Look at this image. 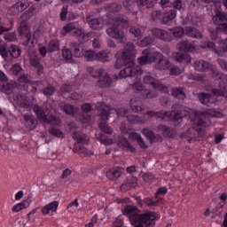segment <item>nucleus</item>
I'll list each match as a JSON object with an SVG mask.
<instances>
[{"label": "nucleus", "mask_w": 227, "mask_h": 227, "mask_svg": "<svg viewBox=\"0 0 227 227\" xmlns=\"http://www.w3.org/2000/svg\"><path fill=\"white\" fill-rule=\"evenodd\" d=\"M177 49L180 52H194L196 46L189 43V41H183L177 44Z\"/></svg>", "instance_id": "obj_22"}, {"label": "nucleus", "mask_w": 227, "mask_h": 227, "mask_svg": "<svg viewBox=\"0 0 227 227\" xmlns=\"http://www.w3.org/2000/svg\"><path fill=\"white\" fill-rule=\"evenodd\" d=\"M115 143L117 146H119V148H122V150L131 152L132 153L136 152V148H134V146H132L130 143H129V140H127V138L124 137H118V139L115 141Z\"/></svg>", "instance_id": "obj_20"}, {"label": "nucleus", "mask_w": 227, "mask_h": 227, "mask_svg": "<svg viewBox=\"0 0 227 227\" xmlns=\"http://www.w3.org/2000/svg\"><path fill=\"white\" fill-rule=\"evenodd\" d=\"M128 118V121H129V123H139V121H141V119L137 116V115H134V114H129L127 116Z\"/></svg>", "instance_id": "obj_55"}, {"label": "nucleus", "mask_w": 227, "mask_h": 227, "mask_svg": "<svg viewBox=\"0 0 227 227\" xmlns=\"http://www.w3.org/2000/svg\"><path fill=\"white\" fill-rule=\"evenodd\" d=\"M216 26H218L217 29L219 31H221V33H223V35H227V23L226 22L220 23V25H216Z\"/></svg>", "instance_id": "obj_63"}, {"label": "nucleus", "mask_w": 227, "mask_h": 227, "mask_svg": "<svg viewBox=\"0 0 227 227\" xmlns=\"http://www.w3.org/2000/svg\"><path fill=\"white\" fill-rule=\"evenodd\" d=\"M109 114H111V113H116L118 117H123L125 116V114H127V113H129V110L125 109V108H119V109H114V108H110V111H108Z\"/></svg>", "instance_id": "obj_49"}, {"label": "nucleus", "mask_w": 227, "mask_h": 227, "mask_svg": "<svg viewBox=\"0 0 227 227\" xmlns=\"http://www.w3.org/2000/svg\"><path fill=\"white\" fill-rule=\"evenodd\" d=\"M73 137L75 139L76 143L73 148V152L74 153H85L88 154L89 151L86 149L84 145H88V141H90V137H88L84 133L81 131H75L73 133Z\"/></svg>", "instance_id": "obj_8"}, {"label": "nucleus", "mask_w": 227, "mask_h": 227, "mask_svg": "<svg viewBox=\"0 0 227 227\" xmlns=\"http://www.w3.org/2000/svg\"><path fill=\"white\" fill-rule=\"evenodd\" d=\"M143 203H145V205H146L147 207H155L157 205H159V199L158 198H145L143 200Z\"/></svg>", "instance_id": "obj_45"}, {"label": "nucleus", "mask_w": 227, "mask_h": 227, "mask_svg": "<svg viewBox=\"0 0 227 227\" xmlns=\"http://www.w3.org/2000/svg\"><path fill=\"white\" fill-rule=\"evenodd\" d=\"M55 89L52 86H48L45 89H43V93L46 96V97H51V95H52V93H54Z\"/></svg>", "instance_id": "obj_59"}, {"label": "nucleus", "mask_w": 227, "mask_h": 227, "mask_svg": "<svg viewBox=\"0 0 227 227\" xmlns=\"http://www.w3.org/2000/svg\"><path fill=\"white\" fill-rule=\"evenodd\" d=\"M152 33L153 36H156V38H159L160 40H163V42H171V40H173L171 34L162 28H153Z\"/></svg>", "instance_id": "obj_18"}, {"label": "nucleus", "mask_w": 227, "mask_h": 227, "mask_svg": "<svg viewBox=\"0 0 227 227\" xmlns=\"http://www.w3.org/2000/svg\"><path fill=\"white\" fill-rule=\"evenodd\" d=\"M144 82L145 84L153 85V88L156 91H161L162 93H169V89L166 87V85L159 82L155 78L152 77L150 74H146L144 76Z\"/></svg>", "instance_id": "obj_12"}, {"label": "nucleus", "mask_w": 227, "mask_h": 227, "mask_svg": "<svg viewBox=\"0 0 227 227\" xmlns=\"http://www.w3.org/2000/svg\"><path fill=\"white\" fill-rule=\"evenodd\" d=\"M137 63L139 65H150L154 63V67L156 70H169V67H171V62L168 60V59H160V58H138Z\"/></svg>", "instance_id": "obj_7"}, {"label": "nucleus", "mask_w": 227, "mask_h": 227, "mask_svg": "<svg viewBox=\"0 0 227 227\" xmlns=\"http://www.w3.org/2000/svg\"><path fill=\"white\" fill-rule=\"evenodd\" d=\"M219 30L216 28H209V35H210V38L211 40H217L218 35H217V32Z\"/></svg>", "instance_id": "obj_62"}, {"label": "nucleus", "mask_w": 227, "mask_h": 227, "mask_svg": "<svg viewBox=\"0 0 227 227\" xmlns=\"http://www.w3.org/2000/svg\"><path fill=\"white\" fill-rule=\"evenodd\" d=\"M59 106L64 111V113H66V114H69L71 116H74V114L77 113L78 109L77 107L74 106V105H68L65 103H59Z\"/></svg>", "instance_id": "obj_28"}, {"label": "nucleus", "mask_w": 227, "mask_h": 227, "mask_svg": "<svg viewBox=\"0 0 227 227\" xmlns=\"http://www.w3.org/2000/svg\"><path fill=\"white\" fill-rule=\"evenodd\" d=\"M87 22H89V26L91 29H100V27H102V19L95 18L90 20V17H88Z\"/></svg>", "instance_id": "obj_37"}, {"label": "nucleus", "mask_w": 227, "mask_h": 227, "mask_svg": "<svg viewBox=\"0 0 227 227\" xmlns=\"http://www.w3.org/2000/svg\"><path fill=\"white\" fill-rule=\"evenodd\" d=\"M112 82L113 80H111L108 74H105L98 81L96 86H98V88H108V86H111Z\"/></svg>", "instance_id": "obj_31"}, {"label": "nucleus", "mask_w": 227, "mask_h": 227, "mask_svg": "<svg viewBox=\"0 0 227 227\" xmlns=\"http://www.w3.org/2000/svg\"><path fill=\"white\" fill-rule=\"evenodd\" d=\"M50 134L55 137H63V132H61V129H59L52 128L50 129Z\"/></svg>", "instance_id": "obj_56"}, {"label": "nucleus", "mask_w": 227, "mask_h": 227, "mask_svg": "<svg viewBox=\"0 0 227 227\" xmlns=\"http://www.w3.org/2000/svg\"><path fill=\"white\" fill-rule=\"evenodd\" d=\"M153 36L147 35L137 42V45L139 47H148V45H152L153 43Z\"/></svg>", "instance_id": "obj_41"}, {"label": "nucleus", "mask_w": 227, "mask_h": 227, "mask_svg": "<svg viewBox=\"0 0 227 227\" xmlns=\"http://www.w3.org/2000/svg\"><path fill=\"white\" fill-rule=\"evenodd\" d=\"M72 31H74V33L78 35V36H82V30L77 28V27H75V23H67L66 24L62 29L60 30V36L62 38H65V36L68 34V33H72Z\"/></svg>", "instance_id": "obj_15"}, {"label": "nucleus", "mask_w": 227, "mask_h": 227, "mask_svg": "<svg viewBox=\"0 0 227 227\" xmlns=\"http://www.w3.org/2000/svg\"><path fill=\"white\" fill-rule=\"evenodd\" d=\"M136 185H137V177L133 176H129L123 184H121V192H127L128 191H130V189H134Z\"/></svg>", "instance_id": "obj_17"}, {"label": "nucleus", "mask_w": 227, "mask_h": 227, "mask_svg": "<svg viewBox=\"0 0 227 227\" xmlns=\"http://www.w3.org/2000/svg\"><path fill=\"white\" fill-rule=\"evenodd\" d=\"M114 227H123V220L121 217H117L116 220L114 222Z\"/></svg>", "instance_id": "obj_64"}, {"label": "nucleus", "mask_w": 227, "mask_h": 227, "mask_svg": "<svg viewBox=\"0 0 227 227\" xmlns=\"http://www.w3.org/2000/svg\"><path fill=\"white\" fill-rule=\"evenodd\" d=\"M32 77L29 74H22L20 78H19V82H24V83H29L32 81Z\"/></svg>", "instance_id": "obj_57"}, {"label": "nucleus", "mask_w": 227, "mask_h": 227, "mask_svg": "<svg viewBox=\"0 0 227 227\" xmlns=\"http://www.w3.org/2000/svg\"><path fill=\"white\" fill-rule=\"evenodd\" d=\"M208 116L213 118H221V113L219 112H210L206 111L200 115V118L195 120L197 125L196 130H203L210 126V121H208Z\"/></svg>", "instance_id": "obj_10"}, {"label": "nucleus", "mask_w": 227, "mask_h": 227, "mask_svg": "<svg viewBox=\"0 0 227 227\" xmlns=\"http://www.w3.org/2000/svg\"><path fill=\"white\" fill-rule=\"evenodd\" d=\"M143 56L140 58H164L162 53L159 51H152L151 49L147 48L142 51Z\"/></svg>", "instance_id": "obj_32"}, {"label": "nucleus", "mask_w": 227, "mask_h": 227, "mask_svg": "<svg viewBox=\"0 0 227 227\" xmlns=\"http://www.w3.org/2000/svg\"><path fill=\"white\" fill-rule=\"evenodd\" d=\"M184 35H186V36H190L191 38H203V34H201V32L194 27H185Z\"/></svg>", "instance_id": "obj_24"}, {"label": "nucleus", "mask_w": 227, "mask_h": 227, "mask_svg": "<svg viewBox=\"0 0 227 227\" xmlns=\"http://www.w3.org/2000/svg\"><path fill=\"white\" fill-rule=\"evenodd\" d=\"M210 67H211L210 63L203 59H197L194 62V68L195 70H197V72H207V70H208Z\"/></svg>", "instance_id": "obj_26"}, {"label": "nucleus", "mask_w": 227, "mask_h": 227, "mask_svg": "<svg viewBox=\"0 0 227 227\" xmlns=\"http://www.w3.org/2000/svg\"><path fill=\"white\" fill-rule=\"evenodd\" d=\"M164 118H169V120H180L182 119V114L176 111L164 112Z\"/></svg>", "instance_id": "obj_40"}, {"label": "nucleus", "mask_w": 227, "mask_h": 227, "mask_svg": "<svg viewBox=\"0 0 227 227\" xmlns=\"http://www.w3.org/2000/svg\"><path fill=\"white\" fill-rule=\"evenodd\" d=\"M29 203H31V200H24L21 203H18L12 207V212H20V210H24V208H27L29 207Z\"/></svg>", "instance_id": "obj_39"}, {"label": "nucleus", "mask_w": 227, "mask_h": 227, "mask_svg": "<svg viewBox=\"0 0 227 227\" xmlns=\"http://www.w3.org/2000/svg\"><path fill=\"white\" fill-rule=\"evenodd\" d=\"M160 0H137L138 6H145L146 8H153L155 6V3H159ZM160 4L161 8H168V6H172L175 10H183L184 4L182 0H174L171 3V0H160Z\"/></svg>", "instance_id": "obj_6"}, {"label": "nucleus", "mask_w": 227, "mask_h": 227, "mask_svg": "<svg viewBox=\"0 0 227 227\" xmlns=\"http://www.w3.org/2000/svg\"><path fill=\"white\" fill-rule=\"evenodd\" d=\"M145 116H148L149 118H164V113L155 112V111H148L145 113Z\"/></svg>", "instance_id": "obj_50"}, {"label": "nucleus", "mask_w": 227, "mask_h": 227, "mask_svg": "<svg viewBox=\"0 0 227 227\" xmlns=\"http://www.w3.org/2000/svg\"><path fill=\"white\" fill-rule=\"evenodd\" d=\"M8 52L12 58H20L22 49H20L17 44H12L8 49Z\"/></svg>", "instance_id": "obj_33"}, {"label": "nucleus", "mask_w": 227, "mask_h": 227, "mask_svg": "<svg viewBox=\"0 0 227 227\" xmlns=\"http://www.w3.org/2000/svg\"><path fill=\"white\" fill-rule=\"evenodd\" d=\"M4 40H6V42H15V40H17V35L15 32H7L4 35Z\"/></svg>", "instance_id": "obj_52"}, {"label": "nucleus", "mask_w": 227, "mask_h": 227, "mask_svg": "<svg viewBox=\"0 0 227 227\" xmlns=\"http://www.w3.org/2000/svg\"><path fill=\"white\" fill-rule=\"evenodd\" d=\"M136 54H137V52L136 51L134 43H127L121 58H136Z\"/></svg>", "instance_id": "obj_21"}, {"label": "nucleus", "mask_w": 227, "mask_h": 227, "mask_svg": "<svg viewBox=\"0 0 227 227\" xmlns=\"http://www.w3.org/2000/svg\"><path fill=\"white\" fill-rule=\"evenodd\" d=\"M96 109L98 111V116L100 118L98 123L100 130L105 132V134H113V129L106 122L109 121V111H111V107L104 103H97Z\"/></svg>", "instance_id": "obj_5"}, {"label": "nucleus", "mask_w": 227, "mask_h": 227, "mask_svg": "<svg viewBox=\"0 0 227 227\" xmlns=\"http://www.w3.org/2000/svg\"><path fill=\"white\" fill-rule=\"evenodd\" d=\"M130 108L135 113H143L145 107H143V103L139 99L133 98L130 100Z\"/></svg>", "instance_id": "obj_30"}, {"label": "nucleus", "mask_w": 227, "mask_h": 227, "mask_svg": "<svg viewBox=\"0 0 227 227\" xmlns=\"http://www.w3.org/2000/svg\"><path fill=\"white\" fill-rule=\"evenodd\" d=\"M23 120L28 130H33L34 129H36V125H38V121L33 118V115L26 114L23 115Z\"/></svg>", "instance_id": "obj_23"}, {"label": "nucleus", "mask_w": 227, "mask_h": 227, "mask_svg": "<svg viewBox=\"0 0 227 227\" xmlns=\"http://www.w3.org/2000/svg\"><path fill=\"white\" fill-rule=\"evenodd\" d=\"M19 32L20 36H22V44L29 45V42H31V31H29V27L25 23H21Z\"/></svg>", "instance_id": "obj_16"}, {"label": "nucleus", "mask_w": 227, "mask_h": 227, "mask_svg": "<svg viewBox=\"0 0 227 227\" xmlns=\"http://www.w3.org/2000/svg\"><path fill=\"white\" fill-rule=\"evenodd\" d=\"M140 94L144 98H156V97H159V93H157V91H152L145 87L140 90Z\"/></svg>", "instance_id": "obj_35"}, {"label": "nucleus", "mask_w": 227, "mask_h": 227, "mask_svg": "<svg viewBox=\"0 0 227 227\" xmlns=\"http://www.w3.org/2000/svg\"><path fill=\"white\" fill-rule=\"evenodd\" d=\"M174 19H176V9L175 8L167 10L163 14L160 11L153 12V20H162L163 24H169Z\"/></svg>", "instance_id": "obj_11"}, {"label": "nucleus", "mask_w": 227, "mask_h": 227, "mask_svg": "<svg viewBox=\"0 0 227 227\" xmlns=\"http://www.w3.org/2000/svg\"><path fill=\"white\" fill-rule=\"evenodd\" d=\"M8 49H6V43L3 42V40H0V56L2 58H8Z\"/></svg>", "instance_id": "obj_47"}, {"label": "nucleus", "mask_w": 227, "mask_h": 227, "mask_svg": "<svg viewBox=\"0 0 227 227\" xmlns=\"http://www.w3.org/2000/svg\"><path fill=\"white\" fill-rule=\"evenodd\" d=\"M170 31L175 38H182L185 35V28L182 27H176Z\"/></svg>", "instance_id": "obj_42"}, {"label": "nucleus", "mask_w": 227, "mask_h": 227, "mask_svg": "<svg viewBox=\"0 0 227 227\" xmlns=\"http://www.w3.org/2000/svg\"><path fill=\"white\" fill-rule=\"evenodd\" d=\"M56 51H59V41L51 40L49 43V52H56Z\"/></svg>", "instance_id": "obj_46"}, {"label": "nucleus", "mask_w": 227, "mask_h": 227, "mask_svg": "<svg viewBox=\"0 0 227 227\" xmlns=\"http://www.w3.org/2000/svg\"><path fill=\"white\" fill-rule=\"evenodd\" d=\"M129 33L134 35V36H136L137 38H138V36H141V29H139L138 27H130Z\"/></svg>", "instance_id": "obj_60"}, {"label": "nucleus", "mask_w": 227, "mask_h": 227, "mask_svg": "<svg viewBox=\"0 0 227 227\" xmlns=\"http://www.w3.org/2000/svg\"><path fill=\"white\" fill-rule=\"evenodd\" d=\"M63 58H95L93 50L79 49L77 43H71L70 48L65 46L62 48Z\"/></svg>", "instance_id": "obj_4"}, {"label": "nucleus", "mask_w": 227, "mask_h": 227, "mask_svg": "<svg viewBox=\"0 0 227 227\" xmlns=\"http://www.w3.org/2000/svg\"><path fill=\"white\" fill-rule=\"evenodd\" d=\"M158 131L161 132V134H163V136H165L166 137H169L171 134V130L166 125L158 126Z\"/></svg>", "instance_id": "obj_51"}, {"label": "nucleus", "mask_w": 227, "mask_h": 227, "mask_svg": "<svg viewBox=\"0 0 227 227\" xmlns=\"http://www.w3.org/2000/svg\"><path fill=\"white\" fill-rule=\"evenodd\" d=\"M198 99L204 106H208L210 104V100L212 98V95L205 92H200L197 94Z\"/></svg>", "instance_id": "obj_36"}, {"label": "nucleus", "mask_w": 227, "mask_h": 227, "mask_svg": "<svg viewBox=\"0 0 227 227\" xmlns=\"http://www.w3.org/2000/svg\"><path fill=\"white\" fill-rule=\"evenodd\" d=\"M67 15H68V6L64 5L60 12V20H62V22H65V20H67Z\"/></svg>", "instance_id": "obj_53"}, {"label": "nucleus", "mask_w": 227, "mask_h": 227, "mask_svg": "<svg viewBox=\"0 0 227 227\" xmlns=\"http://www.w3.org/2000/svg\"><path fill=\"white\" fill-rule=\"evenodd\" d=\"M140 137H141V134L137 132H131L129 135V139H131V141H137V143Z\"/></svg>", "instance_id": "obj_61"}, {"label": "nucleus", "mask_w": 227, "mask_h": 227, "mask_svg": "<svg viewBox=\"0 0 227 227\" xmlns=\"http://www.w3.org/2000/svg\"><path fill=\"white\" fill-rule=\"evenodd\" d=\"M29 7V4L26 0H21L17 2L14 5H12L9 12L11 15H19V13H22L25 10H27Z\"/></svg>", "instance_id": "obj_14"}, {"label": "nucleus", "mask_w": 227, "mask_h": 227, "mask_svg": "<svg viewBox=\"0 0 227 227\" xmlns=\"http://www.w3.org/2000/svg\"><path fill=\"white\" fill-rule=\"evenodd\" d=\"M30 63L32 67H35V68H37V73L42 74L43 72V67L40 65V60L36 58H31Z\"/></svg>", "instance_id": "obj_44"}, {"label": "nucleus", "mask_w": 227, "mask_h": 227, "mask_svg": "<svg viewBox=\"0 0 227 227\" xmlns=\"http://www.w3.org/2000/svg\"><path fill=\"white\" fill-rule=\"evenodd\" d=\"M59 206V202L52 201L48 205L44 206L42 208L41 212L43 215H48V214H51V212H56L58 210Z\"/></svg>", "instance_id": "obj_27"}, {"label": "nucleus", "mask_w": 227, "mask_h": 227, "mask_svg": "<svg viewBox=\"0 0 227 227\" xmlns=\"http://www.w3.org/2000/svg\"><path fill=\"white\" fill-rule=\"evenodd\" d=\"M142 134L151 139V141H162V137L159 135H156L153 131H152L148 128H145L142 129Z\"/></svg>", "instance_id": "obj_29"}, {"label": "nucleus", "mask_w": 227, "mask_h": 227, "mask_svg": "<svg viewBox=\"0 0 227 227\" xmlns=\"http://www.w3.org/2000/svg\"><path fill=\"white\" fill-rule=\"evenodd\" d=\"M13 83L4 82V83H0V91L6 93V95H11L13 92Z\"/></svg>", "instance_id": "obj_38"}, {"label": "nucleus", "mask_w": 227, "mask_h": 227, "mask_svg": "<svg viewBox=\"0 0 227 227\" xmlns=\"http://www.w3.org/2000/svg\"><path fill=\"white\" fill-rule=\"evenodd\" d=\"M11 70L14 75H19V74L22 72V67H20V65L15 64L12 67Z\"/></svg>", "instance_id": "obj_58"}, {"label": "nucleus", "mask_w": 227, "mask_h": 227, "mask_svg": "<svg viewBox=\"0 0 227 227\" xmlns=\"http://www.w3.org/2000/svg\"><path fill=\"white\" fill-rule=\"evenodd\" d=\"M212 21L215 26L227 22V14L221 12V7L215 9V16H213Z\"/></svg>", "instance_id": "obj_19"}, {"label": "nucleus", "mask_w": 227, "mask_h": 227, "mask_svg": "<svg viewBox=\"0 0 227 227\" xmlns=\"http://www.w3.org/2000/svg\"><path fill=\"white\" fill-rule=\"evenodd\" d=\"M123 215L129 216L130 224L133 227H155V223L159 219V215L153 211H147L141 214L136 206H126Z\"/></svg>", "instance_id": "obj_2"}, {"label": "nucleus", "mask_w": 227, "mask_h": 227, "mask_svg": "<svg viewBox=\"0 0 227 227\" xmlns=\"http://www.w3.org/2000/svg\"><path fill=\"white\" fill-rule=\"evenodd\" d=\"M34 113L36 114L38 120H40V121H43V123H50V125H53L55 127H59V125H61V121H59L56 116L45 114L43 108L38 105L34 106Z\"/></svg>", "instance_id": "obj_9"}, {"label": "nucleus", "mask_w": 227, "mask_h": 227, "mask_svg": "<svg viewBox=\"0 0 227 227\" xmlns=\"http://www.w3.org/2000/svg\"><path fill=\"white\" fill-rule=\"evenodd\" d=\"M168 70L169 75H180V68H178L176 66H173V64H170Z\"/></svg>", "instance_id": "obj_54"}, {"label": "nucleus", "mask_w": 227, "mask_h": 227, "mask_svg": "<svg viewBox=\"0 0 227 227\" xmlns=\"http://www.w3.org/2000/svg\"><path fill=\"white\" fill-rule=\"evenodd\" d=\"M171 95L172 97H175L176 98H179V100H185L186 96L185 92L184 91V89L175 87L171 90Z\"/></svg>", "instance_id": "obj_34"}, {"label": "nucleus", "mask_w": 227, "mask_h": 227, "mask_svg": "<svg viewBox=\"0 0 227 227\" xmlns=\"http://www.w3.org/2000/svg\"><path fill=\"white\" fill-rule=\"evenodd\" d=\"M135 75H137V77L135 79V82L133 83V88L134 90H137V91H140L145 88V86H143V83L141 82V78H139V75L141 74H135Z\"/></svg>", "instance_id": "obj_48"}, {"label": "nucleus", "mask_w": 227, "mask_h": 227, "mask_svg": "<svg viewBox=\"0 0 227 227\" xmlns=\"http://www.w3.org/2000/svg\"><path fill=\"white\" fill-rule=\"evenodd\" d=\"M123 67H126L119 73V79L136 77V75L143 74V70L139 66L136 65V60L132 58H118L114 64V68L120 69Z\"/></svg>", "instance_id": "obj_3"}, {"label": "nucleus", "mask_w": 227, "mask_h": 227, "mask_svg": "<svg viewBox=\"0 0 227 227\" xmlns=\"http://www.w3.org/2000/svg\"><path fill=\"white\" fill-rule=\"evenodd\" d=\"M109 12L108 19L111 17H113V19L110 20L111 27L106 29V34L108 36H111V38H115V40H119V42L122 43L125 38L123 28L129 24V20L122 16H116V13L121 12V5L116 3H113L109 5Z\"/></svg>", "instance_id": "obj_1"}, {"label": "nucleus", "mask_w": 227, "mask_h": 227, "mask_svg": "<svg viewBox=\"0 0 227 227\" xmlns=\"http://www.w3.org/2000/svg\"><path fill=\"white\" fill-rule=\"evenodd\" d=\"M122 173L123 170L121 168L116 167L106 172V178L108 180H118Z\"/></svg>", "instance_id": "obj_25"}, {"label": "nucleus", "mask_w": 227, "mask_h": 227, "mask_svg": "<svg viewBox=\"0 0 227 227\" xmlns=\"http://www.w3.org/2000/svg\"><path fill=\"white\" fill-rule=\"evenodd\" d=\"M13 98L14 102H16V104L20 106V107H22V109H26V111H30L31 106H33V102H31V100L28 99L27 97L22 96L20 94H16Z\"/></svg>", "instance_id": "obj_13"}, {"label": "nucleus", "mask_w": 227, "mask_h": 227, "mask_svg": "<svg viewBox=\"0 0 227 227\" xmlns=\"http://www.w3.org/2000/svg\"><path fill=\"white\" fill-rule=\"evenodd\" d=\"M208 70H210V74L212 75V77H214V79H219L220 81H222L223 79V75L224 74L219 72V70H217V68L213 67L212 66L210 67V68H208Z\"/></svg>", "instance_id": "obj_43"}]
</instances>
